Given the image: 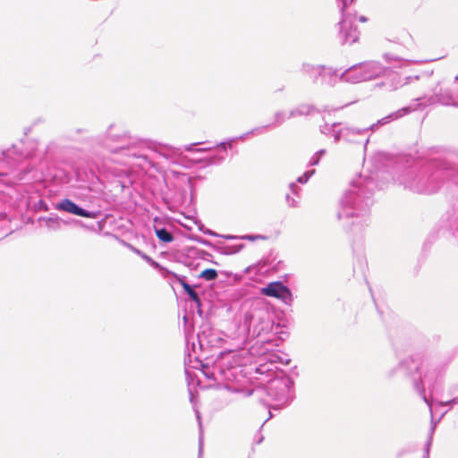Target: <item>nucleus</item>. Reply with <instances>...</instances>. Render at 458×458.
Segmentation results:
<instances>
[{
	"mask_svg": "<svg viewBox=\"0 0 458 458\" xmlns=\"http://www.w3.org/2000/svg\"><path fill=\"white\" fill-rule=\"evenodd\" d=\"M314 113H318V109L314 105L301 103L289 111V117L310 115Z\"/></svg>",
	"mask_w": 458,
	"mask_h": 458,
	"instance_id": "412c9836",
	"label": "nucleus"
},
{
	"mask_svg": "<svg viewBox=\"0 0 458 458\" xmlns=\"http://www.w3.org/2000/svg\"><path fill=\"white\" fill-rule=\"evenodd\" d=\"M397 181L405 190L420 195L437 194L445 189L449 208L441 225L458 242V169L442 158L419 159L402 171Z\"/></svg>",
	"mask_w": 458,
	"mask_h": 458,
	"instance_id": "f257e3e1",
	"label": "nucleus"
},
{
	"mask_svg": "<svg viewBox=\"0 0 458 458\" xmlns=\"http://www.w3.org/2000/svg\"><path fill=\"white\" fill-rule=\"evenodd\" d=\"M263 439H264V437H263L262 435H260V436H259V437L255 439V443H256L257 445H259V444H261V443H262Z\"/></svg>",
	"mask_w": 458,
	"mask_h": 458,
	"instance_id": "13d9d810",
	"label": "nucleus"
},
{
	"mask_svg": "<svg viewBox=\"0 0 458 458\" xmlns=\"http://www.w3.org/2000/svg\"><path fill=\"white\" fill-rule=\"evenodd\" d=\"M342 125V123H333L332 124L325 123L319 126V131L322 134L330 135L335 128Z\"/></svg>",
	"mask_w": 458,
	"mask_h": 458,
	"instance_id": "72a5a7b5",
	"label": "nucleus"
},
{
	"mask_svg": "<svg viewBox=\"0 0 458 458\" xmlns=\"http://www.w3.org/2000/svg\"><path fill=\"white\" fill-rule=\"evenodd\" d=\"M140 152L144 153L145 149H151L161 157L170 162H176L177 158L182 154L179 148H174L169 145L161 144L149 140H141Z\"/></svg>",
	"mask_w": 458,
	"mask_h": 458,
	"instance_id": "ddd939ff",
	"label": "nucleus"
},
{
	"mask_svg": "<svg viewBox=\"0 0 458 458\" xmlns=\"http://www.w3.org/2000/svg\"><path fill=\"white\" fill-rule=\"evenodd\" d=\"M197 338H198V342H199V348L200 351H203L208 346V344L206 341L204 333L202 335L198 334Z\"/></svg>",
	"mask_w": 458,
	"mask_h": 458,
	"instance_id": "ea45409f",
	"label": "nucleus"
},
{
	"mask_svg": "<svg viewBox=\"0 0 458 458\" xmlns=\"http://www.w3.org/2000/svg\"><path fill=\"white\" fill-rule=\"evenodd\" d=\"M377 185L372 177L359 178L351 183V187L344 192L340 200L337 211L338 220L355 219L344 226L367 225L369 222V208L373 204L372 195Z\"/></svg>",
	"mask_w": 458,
	"mask_h": 458,
	"instance_id": "20e7f679",
	"label": "nucleus"
},
{
	"mask_svg": "<svg viewBox=\"0 0 458 458\" xmlns=\"http://www.w3.org/2000/svg\"><path fill=\"white\" fill-rule=\"evenodd\" d=\"M337 39L341 45H352L359 40V31L349 13L341 12V19L336 23Z\"/></svg>",
	"mask_w": 458,
	"mask_h": 458,
	"instance_id": "9d476101",
	"label": "nucleus"
},
{
	"mask_svg": "<svg viewBox=\"0 0 458 458\" xmlns=\"http://www.w3.org/2000/svg\"><path fill=\"white\" fill-rule=\"evenodd\" d=\"M272 416H273V415H272L271 411H269V417H268V419H271V418H272Z\"/></svg>",
	"mask_w": 458,
	"mask_h": 458,
	"instance_id": "338daca9",
	"label": "nucleus"
},
{
	"mask_svg": "<svg viewBox=\"0 0 458 458\" xmlns=\"http://www.w3.org/2000/svg\"><path fill=\"white\" fill-rule=\"evenodd\" d=\"M360 65V64H356L343 71L340 73L342 81L352 84L366 81V77H364Z\"/></svg>",
	"mask_w": 458,
	"mask_h": 458,
	"instance_id": "a211bd4d",
	"label": "nucleus"
},
{
	"mask_svg": "<svg viewBox=\"0 0 458 458\" xmlns=\"http://www.w3.org/2000/svg\"><path fill=\"white\" fill-rule=\"evenodd\" d=\"M331 135L334 137L335 143L339 142L341 140L345 141V124L342 123L341 126L335 128Z\"/></svg>",
	"mask_w": 458,
	"mask_h": 458,
	"instance_id": "c756f323",
	"label": "nucleus"
},
{
	"mask_svg": "<svg viewBox=\"0 0 458 458\" xmlns=\"http://www.w3.org/2000/svg\"><path fill=\"white\" fill-rule=\"evenodd\" d=\"M431 428H430V430H429V433H428V439H430L431 442L433 441V434L435 432V428H436V422H433V420L431 421Z\"/></svg>",
	"mask_w": 458,
	"mask_h": 458,
	"instance_id": "3c124183",
	"label": "nucleus"
},
{
	"mask_svg": "<svg viewBox=\"0 0 458 458\" xmlns=\"http://www.w3.org/2000/svg\"><path fill=\"white\" fill-rule=\"evenodd\" d=\"M314 83H318V80L320 79V75H318L317 72L313 73V76L310 77Z\"/></svg>",
	"mask_w": 458,
	"mask_h": 458,
	"instance_id": "5fc2aeb1",
	"label": "nucleus"
},
{
	"mask_svg": "<svg viewBox=\"0 0 458 458\" xmlns=\"http://www.w3.org/2000/svg\"><path fill=\"white\" fill-rule=\"evenodd\" d=\"M340 71L338 69H335L333 67H326L322 66L318 75H320V83L324 85H327L330 87L335 86L339 81H342L340 79Z\"/></svg>",
	"mask_w": 458,
	"mask_h": 458,
	"instance_id": "6ab92c4d",
	"label": "nucleus"
},
{
	"mask_svg": "<svg viewBox=\"0 0 458 458\" xmlns=\"http://www.w3.org/2000/svg\"><path fill=\"white\" fill-rule=\"evenodd\" d=\"M266 393L276 403L272 407L280 410L288 406L294 399V382L284 371L267 380Z\"/></svg>",
	"mask_w": 458,
	"mask_h": 458,
	"instance_id": "6e6552de",
	"label": "nucleus"
},
{
	"mask_svg": "<svg viewBox=\"0 0 458 458\" xmlns=\"http://www.w3.org/2000/svg\"><path fill=\"white\" fill-rule=\"evenodd\" d=\"M322 66L323 65H313L310 64H303L301 70L304 73H306L310 77H312L314 72H317L318 74Z\"/></svg>",
	"mask_w": 458,
	"mask_h": 458,
	"instance_id": "2f4dec72",
	"label": "nucleus"
},
{
	"mask_svg": "<svg viewBox=\"0 0 458 458\" xmlns=\"http://www.w3.org/2000/svg\"><path fill=\"white\" fill-rule=\"evenodd\" d=\"M183 321H184V323H185V324L188 322V318H187V316H186V315H185V316H183Z\"/></svg>",
	"mask_w": 458,
	"mask_h": 458,
	"instance_id": "69168bd1",
	"label": "nucleus"
},
{
	"mask_svg": "<svg viewBox=\"0 0 458 458\" xmlns=\"http://www.w3.org/2000/svg\"><path fill=\"white\" fill-rule=\"evenodd\" d=\"M157 237L160 242L169 243L174 241L173 233L165 227H154Z\"/></svg>",
	"mask_w": 458,
	"mask_h": 458,
	"instance_id": "a878e982",
	"label": "nucleus"
},
{
	"mask_svg": "<svg viewBox=\"0 0 458 458\" xmlns=\"http://www.w3.org/2000/svg\"><path fill=\"white\" fill-rule=\"evenodd\" d=\"M367 20H368L367 17H365L363 15L359 17V21H361V22H365V21H367Z\"/></svg>",
	"mask_w": 458,
	"mask_h": 458,
	"instance_id": "052dcab7",
	"label": "nucleus"
},
{
	"mask_svg": "<svg viewBox=\"0 0 458 458\" xmlns=\"http://www.w3.org/2000/svg\"><path fill=\"white\" fill-rule=\"evenodd\" d=\"M205 376H206L208 378H213V375H209L208 373H205Z\"/></svg>",
	"mask_w": 458,
	"mask_h": 458,
	"instance_id": "0e129e2a",
	"label": "nucleus"
},
{
	"mask_svg": "<svg viewBox=\"0 0 458 458\" xmlns=\"http://www.w3.org/2000/svg\"><path fill=\"white\" fill-rule=\"evenodd\" d=\"M91 140L93 149L105 150L114 162L127 165L132 158L148 161L147 155L140 152L141 140L131 136L128 131L116 123L109 124L105 132Z\"/></svg>",
	"mask_w": 458,
	"mask_h": 458,
	"instance_id": "7ed1b4c3",
	"label": "nucleus"
},
{
	"mask_svg": "<svg viewBox=\"0 0 458 458\" xmlns=\"http://www.w3.org/2000/svg\"><path fill=\"white\" fill-rule=\"evenodd\" d=\"M199 231H201L204 234H207V235H209V236H214V237H222L223 238V235L224 234H218L217 233L212 231L211 229H208V228H205V226L203 225H201L199 227Z\"/></svg>",
	"mask_w": 458,
	"mask_h": 458,
	"instance_id": "58836bf2",
	"label": "nucleus"
},
{
	"mask_svg": "<svg viewBox=\"0 0 458 458\" xmlns=\"http://www.w3.org/2000/svg\"><path fill=\"white\" fill-rule=\"evenodd\" d=\"M319 158H321L325 154H326V150L325 149H319L318 151H317L315 153Z\"/></svg>",
	"mask_w": 458,
	"mask_h": 458,
	"instance_id": "4d7b16f0",
	"label": "nucleus"
},
{
	"mask_svg": "<svg viewBox=\"0 0 458 458\" xmlns=\"http://www.w3.org/2000/svg\"><path fill=\"white\" fill-rule=\"evenodd\" d=\"M361 72L366 77V81H371L383 75L386 72V68L377 61H368L364 63H359Z\"/></svg>",
	"mask_w": 458,
	"mask_h": 458,
	"instance_id": "f3484780",
	"label": "nucleus"
},
{
	"mask_svg": "<svg viewBox=\"0 0 458 458\" xmlns=\"http://www.w3.org/2000/svg\"><path fill=\"white\" fill-rule=\"evenodd\" d=\"M37 142L32 140H21L11 148L0 151V169L4 166L10 171H0V177L7 176L6 183H30L35 179L34 168L30 165L17 170L16 166L21 162L33 158L37 151Z\"/></svg>",
	"mask_w": 458,
	"mask_h": 458,
	"instance_id": "39448f33",
	"label": "nucleus"
},
{
	"mask_svg": "<svg viewBox=\"0 0 458 458\" xmlns=\"http://www.w3.org/2000/svg\"><path fill=\"white\" fill-rule=\"evenodd\" d=\"M342 2V5L340 7V12L345 11L347 7V0H340Z\"/></svg>",
	"mask_w": 458,
	"mask_h": 458,
	"instance_id": "6e6d98bb",
	"label": "nucleus"
},
{
	"mask_svg": "<svg viewBox=\"0 0 458 458\" xmlns=\"http://www.w3.org/2000/svg\"><path fill=\"white\" fill-rule=\"evenodd\" d=\"M289 188L293 194L298 195V191L300 190V188L297 186V184L295 182H291L289 184Z\"/></svg>",
	"mask_w": 458,
	"mask_h": 458,
	"instance_id": "8fccbe9b",
	"label": "nucleus"
},
{
	"mask_svg": "<svg viewBox=\"0 0 458 458\" xmlns=\"http://www.w3.org/2000/svg\"><path fill=\"white\" fill-rule=\"evenodd\" d=\"M453 106L458 107V89L439 86L433 90L430 96L417 98L407 106L394 112L392 117H403L418 109H424L435 105Z\"/></svg>",
	"mask_w": 458,
	"mask_h": 458,
	"instance_id": "423d86ee",
	"label": "nucleus"
},
{
	"mask_svg": "<svg viewBox=\"0 0 458 458\" xmlns=\"http://www.w3.org/2000/svg\"><path fill=\"white\" fill-rule=\"evenodd\" d=\"M285 200L290 208H294L298 204V201L294 198L291 197L290 194H286Z\"/></svg>",
	"mask_w": 458,
	"mask_h": 458,
	"instance_id": "37998d69",
	"label": "nucleus"
},
{
	"mask_svg": "<svg viewBox=\"0 0 458 458\" xmlns=\"http://www.w3.org/2000/svg\"><path fill=\"white\" fill-rule=\"evenodd\" d=\"M40 219L45 220L47 227L51 230H57L60 228V218L57 216L41 217Z\"/></svg>",
	"mask_w": 458,
	"mask_h": 458,
	"instance_id": "7c9ffc66",
	"label": "nucleus"
},
{
	"mask_svg": "<svg viewBox=\"0 0 458 458\" xmlns=\"http://www.w3.org/2000/svg\"><path fill=\"white\" fill-rule=\"evenodd\" d=\"M194 250H195V254H196L199 259H203V260H210V259H209V258H211V257H212V255H211L209 252H208V251H206V250H198V249H195Z\"/></svg>",
	"mask_w": 458,
	"mask_h": 458,
	"instance_id": "4c0bfd02",
	"label": "nucleus"
},
{
	"mask_svg": "<svg viewBox=\"0 0 458 458\" xmlns=\"http://www.w3.org/2000/svg\"><path fill=\"white\" fill-rule=\"evenodd\" d=\"M423 362V355L414 354L406 357L399 361L397 366L386 372L388 378L397 376H403L409 378L413 386L414 390L419 394L422 400L431 408V403L426 396L425 386L422 381L421 366Z\"/></svg>",
	"mask_w": 458,
	"mask_h": 458,
	"instance_id": "0eeeda50",
	"label": "nucleus"
},
{
	"mask_svg": "<svg viewBox=\"0 0 458 458\" xmlns=\"http://www.w3.org/2000/svg\"><path fill=\"white\" fill-rule=\"evenodd\" d=\"M319 161H320V158L316 154H314L311 157V158L310 159L309 165H318Z\"/></svg>",
	"mask_w": 458,
	"mask_h": 458,
	"instance_id": "de8ad7c7",
	"label": "nucleus"
},
{
	"mask_svg": "<svg viewBox=\"0 0 458 458\" xmlns=\"http://www.w3.org/2000/svg\"><path fill=\"white\" fill-rule=\"evenodd\" d=\"M187 351H188L187 356H188V359H189V362H191V353L189 351V340L188 339H187Z\"/></svg>",
	"mask_w": 458,
	"mask_h": 458,
	"instance_id": "bf43d9fd",
	"label": "nucleus"
},
{
	"mask_svg": "<svg viewBox=\"0 0 458 458\" xmlns=\"http://www.w3.org/2000/svg\"><path fill=\"white\" fill-rule=\"evenodd\" d=\"M259 392H260V390H259V389H247L244 391V394L246 396H250L253 394L259 393Z\"/></svg>",
	"mask_w": 458,
	"mask_h": 458,
	"instance_id": "603ef678",
	"label": "nucleus"
},
{
	"mask_svg": "<svg viewBox=\"0 0 458 458\" xmlns=\"http://www.w3.org/2000/svg\"><path fill=\"white\" fill-rule=\"evenodd\" d=\"M170 277H172L175 282H178L182 287L183 288L186 294L189 296V298L196 304L198 308V313L201 316L202 310H201V301L195 291V285H191L186 282V277L183 276L177 275L176 273L173 272L170 275Z\"/></svg>",
	"mask_w": 458,
	"mask_h": 458,
	"instance_id": "dca6fc26",
	"label": "nucleus"
},
{
	"mask_svg": "<svg viewBox=\"0 0 458 458\" xmlns=\"http://www.w3.org/2000/svg\"><path fill=\"white\" fill-rule=\"evenodd\" d=\"M430 447H431V440L430 439H428L426 441V444H425V447H424V455L422 458H429V452H430Z\"/></svg>",
	"mask_w": 458,
	"mask_h": 458,
	"instance_id": "c03bdc74",
	"label": "nucleus"
},
{
	"mask_svg": "<svg viewBox=\"0 0 458 458\" xmlns=\"http://www.w3.org/2000/svg\"><path fill=\"white\" fill-rule=\"evenodd\" d=\"M200 144L199 142H196V143H192V144H189V145H185L184 146V149L188 152H191V151H195V149L193 148L194 146L196 145H199ZM214 148H216V145L215 146H212V147H207V148H198L196 149L197 152H207V151H209L211 149H213Z\"/></svg>",
	"mask_w": 458,
	"mask_h": 458,
	"instance_id": "f704fd0d",
	"label": "nucleus"
},
{
	"mask_svg": "<svg viewBox=\"0 0 458 458\" xmlns=\"http://www.w3.org/2000/svg\"><path fill=\"white\" fill-rule=\"evenodd\" d=\"M290 362H291L290 359L279 355V359H277V360L275 361V365H276V363L288 365V364H290Z\"/></svg>",
	"mask_w": 458,
	"mask_h": 458,
	"instance_id": "49530a36",
	"label": "nucleus"
},
{
	"mask_svg": "<svg viewBox=\"0 0 458 458\" xmlns=\"http://www.w3.org/2000/svg\"><path fill=\"white\" fill-rule=\"evenodd\" d=\"M196 418L198 420V423H199V457L198 458H201V455L203 453V438H202L201 417H200V412L199 411H196Z\"/></svg>",
	"mask_w": 458,
	"mask_h": 458,
	"instance_id": "473e14b6",
	"label": "nucleus"
},
{
	"mask_svg": "<svg viewBox=\"0 0 458 458\" xmlns=\"http://www.w3.org/2000/svg\"><path fill=\"white\" fill-rule=\"evenodd\" d=\"M445 369L444 365L435 356L423 355L421 366L423 386L428 384V389L432 391L435 387L437 379Z\"/></svg>",
	"mask_w": 458,
	"mask_h": 458,
	"instance_id": "9b49d317",
	"label": "nucleus"
},
{
	"mask_svg": "<svg viewBox=\"0 0 458 458\" xmlns=\"http://www.w3.org/2000/svg\"><path fill=\"white\" fill-rule=\"evenodd\" d=\"M394 112L388 115L377 120V123L364 128H358L345 124V141L352 144H363L366 149L369 142V135L366 136L369 131H375L379 126L386 125L400 117H392Z\"/></svg>",
	"mask_w": 458,
	"mask_h": 458,
	"instance_id": "1a4fd4ad",
	"label": "nucleus"
},
{
	"mask_svg": "<svg viewBox=\"0 0 458 458\" xmlns=\"http://www.w3.org/2000/svg\"><path fill=\"white\" fill-rule=\"evenodd\" d=\"M419 79H420V75H414V76H406L403 80H402L400 75L394 74L393 82L395 84L392 85V88L390 90H395L398 89V87H402L403 85L410 84L413 81H418Z\"/></svg>",
	"mask_w": 458,
	"mask_h": 458,
	"instance_id": "b1692460",
	"label": "nucleus"
},
{
	"mask_svg": "<svg viewBox=\"0 0 458 458\" xmlns=\"http://www.w3.org/2000/svg\"><path fill=\"white\" fill-rule=\"evenodd\" d=\"M195 360H199V356H195Z\"/></svg>",
	"mask_w": 458,
	"mask_h": 458,
	"instance_id": "774afa93",
	"label": "nucleus"
},
{
	"mask_svg": "<svg viewBox=\"0 0 458 458\" xmlns=\"http://www.w3.org/2000/svg\"><path fill=\"white\" fill-rule=\"evenodd\" d=\"M244 248L243 243L236 245H216V251L222 255H233L240 252Z\"/></svg>",
	"mask_w": 458,
	"mask_h": 458,
	"instance_id": "5701e85b",
	"label": "nucleus"
},
{
	"mask_svg": "<svg viewBox=\"0 0 458 458\" xmlns=\"http://www.w3.org/2000/svg\"><path fill=\"white\" fill-rule=\"evenodd\" d=\"M220 150L212 156H209L206 158V162L208 165H220L222 164L227 156V151L225 153L222 148H218Z\"/></svg>",
	"mask_w": 458,
	"mask_h": 458,
	"instance_id": "cd10ccee",
	"label": "nucleus"
},
{
	"mask_svg": "<svg viewBox=\"0 0 458 458\" xmlns=\"http://www.w3.org/2000/svg\"><path fill=\"white\" fill-rule=\"evenodd\" d=\"M292 119L289 117V112L287 113L284 110H277L274 113L273 115V123L270 125L271 127H279L281 126L286 120Z\"/></svg>",
	"mask_w": 458,
	"mask_h": 458,
	"instance_id": "393cba45",
	"label": "nucleus"
},
{
	"mask_svg": "<svg viewBox=\"0 0 458 458\" xmlns=\"http://www.w3.org/2000/svg\"><path fill=\"white\" fill-rule=\"evenodd\" d=\"M223 238L225 240L240 239V240H247V241L254 242L257 240H267V237L265 235H262V234H244V235H241V236L226 234V235H223Z\"/></svg>",
	"mask_w": 458,
	"mask_h": 458,
	"instance_id": "bb28decb",
	"label": "nucleus"
},
{
	"mask_svg": "<svg viewBox=\"0 0 458 458\" xmlns=\"http://www.w3.org/2000/svg\"><path fill=\"white\" fill-rule=\"evenodd\" d=\"M55 208L68 214L75 215L87 218H98L100 215L99 211L87 210L70 199H63L55 205Z\"/></svg>",
	"mask_w": 458,
	"mask_h": 458,
	"instance_id": "2eb2a0df",
	"label": "nucleus"
},
{
	"mask_svg": "<svg viewBox=\"0 0 458 458\" xmlns=\"http://www.w3.org/2000/svg\"><path fill=\"white\" fill-rule=\"evenodd\" d=\"M277 359H279V354L270 352L264 358L266 361L259 364L256 367L255 372L264 377V378H259L260 381L267 383V379L273 378L274 377L280 375V372L283 370L279 369L277 366L275 365V361H276Z\"/></svg>",
	"mask_w": 458,
	"mask_h": 458,
	"instance_id": "4468645a",
	"label": "nucleus"
},
{
	"mask_svg": "<svg viewBox=\"0 0 458 458\" xmlns=\"http://www.w3.org/2000/svg\"><path fill=\"white\" fill-rule=\"evenodd\" d=\"M404 454L403 451H400L398 454H397V458H401L402 455Z\"/></svg>",
	"mask_w": 458,
	"mask_h": 458,
	"instance_id": "e2e57ef3",
	"label": "nucleus"
},
{
	"mask_svg": "<svg viewBox=\"0 0 458 458\" xmlns=\"http://www.w3.org/2000/svg\"><path fill=\"white\" fill-rule=\"evenodd\" d=\"M141 259L143 260H145L153 268L157 270L164 278H166V279L170 278V275L173 273V271H170L168 268L165 267L164 266H162L161 264H159L158 262L154 260L151 257H149L146 253H143V255L141 256Z\"/></svg>",
	"mask_w": 458,
	"mask_h": 458,
	"instance_id": "4be33fe9",
	"label": "nucleus"
},
{
	"mask_svg": "<svg viewBox=\"0 0 458 458\" xmlns=\"http://www.w3.org/2000/svg\"><path fill=\"white\" fill-rule=\"evenodd\" d=\"M448 394L451 396L458 395V385H452L448 388Z\"/></svg>",
	"mask_w": 458,
	"mask_h": 458,
	"instance_id": "a18cd8bd",
	"label": "nucleus"
},
{
	"mask_svg": "<svg viewBox=\"0 0 458 458\" xmlns=\"http://www.w3.org/2000/svg\"><path fill=\"white\" fill-rule=\"evenodd\" d=\"M192 239L195 242H199V244H202L204 246H207V247L211 248L214 250H216V244L212 243L210 241H208V240H207L205 238H202L200 236H194Z\"/></svg>",
	"mask_w": 458,
	"mask_h": 458,
	"instance_id": "c9c22d12",
	"label": "nucleus"
},
{
	"mask_svg": "<svg viewBox=\"0 0 458 458\" xmlns=\"http://www.w3.org/2000/svg\"><path fill=\"white\" fill-rule=\"evenodd\" d=\"M217 276L218 273L214 268H206L199 275V278H202L206 281H214Z\"/></svg>",
	"mask_w": 458,
	"mask_h": 458,
	"instance_id": "c85d7f7f",
	"label": "nucleus"
},
{
	"mask_svg": "<svg viewBox=\"0 0 458 458\" xmlns=\"http://www.w3.org/2000/svg\"><path fill=\"white\" fill-rule=\"evenodd\" d=\"M191 351H192V352H193L194 354H196V353H197L196 345H195V344H194V343H192V344H191Z\"/></svg>",
	"mask_w": 458,
	"mask_h": 458,
	"instance_id": "680f3d73",
	"label": "nucleus"
},
{
	"mask_svg": "<svg viewBox=\"0 0 458 458\" xmlns=\"http://www.w3.org/2000/svg\"><path fill=\"white\" fill-rule=\"evenodd\" d=\"M243 327L247 337L257 340L264 353L278 347L284 341L281 335L280 325L276 324L275 316L269 308L261 301H256L245 311L243 316Z\"/></svg>",
	"mask_w": 458,
	"mask_h": 458,
	"instance_id": "f03ea898",
	"label": "nucleus"
},
{
	"mask_svg": "<svg viewBox=\"0 0 458 458\" xmlns=\"http://www.w3.org/2000/svg\"><path fill=\"white\" fill-rule=\"evenodd\" d=\"M74 131L77 134H83V133H88L89 131L87 128H77V129H75Z\"/></svg>",
	"mask_w": 458,
	"mask_h": 458,
	"instance_id": "864d4df0",
	"label": "nucleus"
},
{
	"mask_svg": "<svg viewBox=\"0 0 458 458\" xmlns=\"http://www.w3.org/2000/svg\"><path fill=\"white\" fill-rule=\"evenodd\" d=\"M270 129V125L269 124H266V125H262V126H259V127H256V128H253L251 129L250 131L238 136V137H234V138H231L225 141H222V142H219L217 144H216V147H218V148H222L224 152L225 153L226 150L228 148H231L233 147V143L241 140H243L246 139V137L250 134H260L262 133L264 131L266 130H268Z\"/></svg>",
	"mask_w": 458,
	"mask_h": 458,
	"instance_id": "aec40b11",
	"label": "nucleus"
},
{
	"mask_svg": "<svg viewBox=\"0 0 458 458\" xmlns=\"http://www.w3.org/2000/svg\"><path fill=\"white\" fill-rule=\"evenodd\" d=\"M35 208L36 210H42V211H48L49 208H48V205L47 204V202L43 199H39L36 204H35Z\"/></svg>",
	"mask_w": 458,
	"mask_h": 458,
	"instance_id": "a19ab883",
	"label": "nucleus"
},
{
	"mask_svg": "<svg viewBox=\"0 0 458 458\" xmlns=\"http://www.w3.org/2000/svg\"><path fill=\"white\" fill-rule=\"evenodd\" d=\"M455 404H458V395H456L454 397L453 396V398L448 401L439 403L440 406H450L451 407Z\"/></svg>",
	"mask_w": 458,
	"mask_h": 458,
	"instance_id": "79ce46f5",
	"label": "nucleus"
},
{
	"mask_svg": "<svg viewBox=\"0 0 458 458\" xmlns=\"http://www.w3.org/2000/svg\"><path fill=\"white\" fill-rule=\"evenodd\" d=\"M128 248L132 251L134 252L135 254H137L138 256H140L141 258V256L143 255V251H141L140 250H139L138 248L132 246L131 244H127Z\"/></svg>",
	"mask_w": 458,
	"mask_h": 458,
	"instance_id": "09e8293b",
	"label": "nucleus"
},
{
	"mask_svg": "<svg viewBox=\"0 0 458 458\" xmlns=\"http://www.w3.org/2000/svg\"><path fill=\"white\" fill-rule=\"evenodd\" d=\"M260 293L265 296L276 298L288 306H291L293 301L291 289L282 281L268 283L261 288Z\"/></svg>",
	"mask_w": 458,
	"mask_h": 458,
	"instance_id": "f8f14e48",
	"label": "nucleus"
},
{
	"mask_svg": "<svg viewBox=\"0 0 458 458\" xmlns=\"http://www.w3.org/2000/svg\"><path fill=\"white\" fill-rule=\"evenodd\" d=\"M315 174V169L308 170L303 174L297 178V182L305 183L309 181V179Z\"/></svg>",
	"mask_w": 458,
	"mask_h": 458,
	"instance_id": "e433bc0d",
	"label": "nucleus"
}]
</instances>
